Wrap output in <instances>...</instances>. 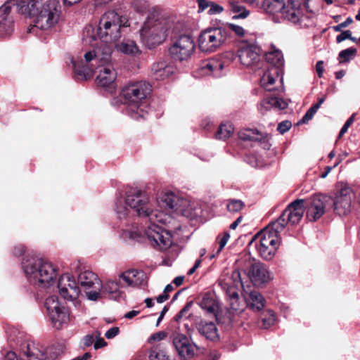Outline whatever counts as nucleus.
<instances>
[{
  "instance_id": "obj_1",
  "label": "nucleus",
  "mask_w": 360,
  "mask_h": 360,
  "mask_svg": "<svg viewBox=\"0 0 360 360\" xmlns=\"http://www.w3.org/2000/svg\"><path fill=\"white\" fill-rule=\"evenodd\" d=\"M115 210L119 219L123 221L120 229L124 236L136 238L139 235L137 231L128 229L133 210L138 216L149 219L150 224L144 229V236L150 245L160 250H167L171 246V234L158 224H165V215L162 212L153 210L150 198L145 191L137 188L130 189L125 198L117 199Z\"/></svg>"
},
{
  "instance_id": "obj_2",
  "label": "nucleus",
  "mask_w": 360,
  "mask_h": 360,
  "mask_svg": "<svg viewBox=\"0 0 360 360\" xmlns=\"http://www.w3.org/2000/svg\"><path fill=\"white\" fill-rule=\"evenodd\" d=\"M112 47L108 43H105L93 51L84 55V60L76 61L72 58L71 63L78 80H86L89 78L93 72L101 65L105 66L111 63Z\"/></svg>"
},
{
  "instance_id": "obj_3",
  "label": "nucleus",
  "mask_w": 360,
  "mask_h": 360,
  "mask_svg": "<svg viewBox=\"0 0 360 360\" xmlns=\"http://www.w3.org/2000/svg\"><path fill=\"white\" fill-rule=\"evenodd\" d=\"M28 281L40 288L52 285L57 277V269L52 263L41 257L27 256L22 262Z\"/></svg>"
},
{
  "instance_id": "obj_4",
  "label": "nucleus",
  "mask_w": 360,
  "mask_h": 360,
  "mask_svg": "<svg viewBox=\"0 0 360 360\" xmlns=\"http://www.w3.org/2000/svg\"><path fill=\"white\" fill-rule=\"evenodd\" d=\"M151 91V85L145 81L130 82L123 87L121 97L128 105V112L132 118H146L148 114L146 99Z\"/></svg>"
},
{
  "instance_id": "obj_5",
  "label": "nucleus",
  "mask_w": 360,
  "mask_h": 360,
  "mask_svg": "<svg viewBox=\"0 0 360 360\" xmlns=\"http://www.w3.org/2000/svg\"><path fill=\"white\" fill-rule=\"evenodd\" d=\"M219 285L225 292L226 300L230 306L226 316L228 323H231L233 320L234 312L242 311L246 306L245 301L239 298L238 290L243 288L241 274L238 269L233 270L231 275H226L220 279Z\"/></svg>"
},
{
  "instance_id": "obj_6",
  "label": "nucleus",
  "mask_w": 360,
  "mask_h": 360,
  "mask_svg": "<svg viewBox=\"0 0 360 360\" xmlns=\"http://www.w3.org/2000/svg\"><path fill=\"white\" fill-rule=\"evenodd\" d=\"M282 231L270 223L255 236L257 250L260 257L266 261L274 258L280 245V234Z\"/></svg>"
},
{
  "instance_id": "obj_7",
  "label": "nucleus",
  "mask_w": 360,
  "mask_h": 360,
  "mask_svg": "<svg viewBox=\"0 0 360 360\" xmlns=\"http://www.w3.org/2000/svg\"><path fill=\"white\" fill-rule=\"evenodd\" d=\"M128 26L115 11H108L101 18L97 34L98 37L106 43L118 40L122 36V27Z\"/></svg>"
},
{
  "instance_id": "obj_8",
  "label": "nucleus",
  "mask_w": 360,
  "mask_h": 360,
  "mask_svg": "<svg viewBox=\"0 0 360 360\" xmlns=\"http://www.w3.org/2000/svg\"><path fill=\"white\" fill-rule=\"evenodd\" d=\"M265 60L269 64L260 79V84L266 91H271L273 89L269 86L272 85L275 79L283 72L284 59L282 52L272 46L271 50L266 53Z\"/></svg>"
},
{
  "instance_id": "obj_9",
  "label": "nucleus",
  "mask_w": 360,
  "mask_h": 360,
  "mask_svg": "<svg viewBox=\"0 0 360 360\" xmlns=\"http://www.w3.org/2000/svg\"><path fill=\"white\" fill-rule=\"evenodd\" d=\"M167 28L163 22L148 18L140 30L142 43L152 49L162 43L167 38Z\"/></svg>"
},
{
  "instance_id": "obj_10",
  "label": "nucleus",
  "mask_w": 360,
  "mask_h": 360,
  "mask_svg": "<svg viewBox=\"0 0 360 360\" xmlns=\"http://www.w3.org/2000/svg\"><path fill=\"white\" fill-rule=\"evenodd\" d=\"M228 38L226 28L208 27L201 31L198 37V46L203 52L212 53L223 46Z\"/></svg>"
},
{
  "instance_id": "obj_11",
  "label": "nucleus",
  "mask_w": 360,
  "mask_h": 360,
  "mask_svg": "<svg viewBox=\"0 0 360 360\" xmlns=\"http://www.w3.org/2000/svg\"><path fill=\"white\" fill-rule=\"evenodd\" d=\"M60 5L56 0H48L40 8L34 20V27L46 30L54 27L59 21Z\"/></svg>"
},
{
  "instance_id": "obj_12",
  "label": "nucleus",
  "mask_w": 360,
  "mask_h": 360,
  "mask_svg": "<svg viewBox=\"0 0 360 360\" xmlns=\"http://www.w3.org/2000/svg\"><path fill=\"white\" fill-rule=\"evenodd\" d=\"M20 360H46L45 348L39 343L25 340L18 347ZM4 360H19L17 354L10 351L6 353Z\"/></svg>"
},
{
  "instance_id": "obj_13",
  "label": "nucleus",
  "mask_w": 360,
  "mask_h": 360,
  "mask_svg": "<svg viewBox=\"0 0 360 360\" xmlns=\"http://www.w3.org/2000/svg\"><path fill=\"white\" fill-rule=\"evenodd\" d=\"M304 200L297 199L290 203L277 220L271 222L274 226L283 231L286 225L299 223L304 212Z\"/></svg>"
},
{
  "instance_id": "obj_14",
  "label": "nucleus",
  "mask_w": 360,
  "mask_h": 360,
  "mask_svg": "<svg viewBox=\"0 0 360 360\" xmlns=\"http://www.w3.org/2000/svg\"><path fill=\"white\" fill-rule=\"evenodd\" d=\"M120 287V282L116 280L108 279L103 283L100 281L95 290L88 292V300L96 301L102 297H107L110 300H119L124 295Z\"/></svg>"
},
{
  "instance_id": "obj_15",
  "label": "nucleus",
  "mask_w": 360,
  "mask_h": 360,
  "mask_svg": "<svg viewBox=\"0 0 360 360\" xmlns=\"http://www.w3.org/2000/svg\"><path fill=\"white\" fill-rule=\"evenodd\" d=\"M338 190L334 198H332L334 212L339 216H345L351 211V207L354 193L352 188L346 184L341 183L338 184Z\"/></svg>"
},
{
  "instance_id": "obj_16",
  "label": "nucleus",
  "mask_w": 360,
  "mask_h": 360,
  "mask_svg": "<svg viewBox=\"0 0 360 360\" xmlns=\"http://www.w3.org/2000/svg\"><path fill=\"white\" fill-rule=\"evenodd\" d=\"M45 307L53 328L58 330L68 323L69 313L60 306L56 296L52 295L46 298Z\"/></svg>"
},
{
  "instance_id": "obj_17",
  "label": "nucleus",
  "mask_w": 360,
  "mask_h": 360,
  "mask_svg": "<svg viewBox=\"0 0 360 360\" xmlns=\"http://www.w3.org/2000/svg\"><path fill=\"white\" fill-rule=\"evenodd\" d=\"M332 198L326 194H315L310 197L307 202V218L310 221L320 219L325 213L326 207L331 202Z\"/></svg>"
},
{
  "instance_id": "obj_18",
  "label": "nucleus",
  "mask_w": 360,
  "mask_h": 360,
  "mask_svg": "<svg viewBox=\"0 0 360 360\" xmlns=\"http://www.w3.org/2000/svg\"><path fill=\"white\" fill-rule=\"evenodd\" d=\"M195 44L188 35H181L169 48V53L174 60L184 61L189 58Z\"/></svg>"
},
{
  "instance_id": "obj_19",
  "label": "nucleus",
  "mask_w": 360,
  "mask_h": 360,
  "mask_svg": "<svg viewBox=\"0 0 360 360\" xmlns=\"http://www.w3.org/2000/svg\"><path fill=\"white\" fill-rule=\"evenodd\" d=\"M173 346L183 360H188L195 355L196 345L184 334L175 330L171 335Z\"/></svg>"
},
{
  "instance_id": "obj_20",
  "label": "nucleus",
  "mask_w": 360,
  "mask_h": 360,
  "mask_svg": "<svg viewBox=\"0 0 360 360\" xmlns=\"http://www.w3.org/2000/svg\"><path fill=\"white\" fill-rule=\"evenodd\" d=\"M58 288L60 296L68 301L77 299L81 290L74 276L69 274H65L59 278Z\"/></svg>"
},
{
  "instance_id": "obj_21",
  "label": "nucleus",
  "mask_w": 360,
  "mask_h": 360,
  "mask_svg": "<svg viewBox=\"0 0 360 360\" xmlns=\"http://www.w3.org/2000/svg\"><path fill=\"white\" fill-rule=\"evenodd\" d=\"M98 70V74L96 77V82L98 86L106 89L110 92L115 89V80L117 78V72L112 64H108L103 67L101 65Z\"/></svg>"
},
{
  "instance_id": "obj_22",
  "label": "nucleus",
  "mask_w": 360,
  "mask_h": 360,
  "mask_svg": "<svg viewBox=\"0 0 360 360\" xmlns=\"http://www.w3.org/2000/svg\"><path fill=\"white\" fill-rule=\"evenodd\" d=\"M247 274L252 283L255 285L264 284L271 280V274L267 267L260 262L250 261Z\"/></svg>"
},
{
  "instance_id": "obj_23",
  "label": "nucleus",
  "mask_w": 360,
  "mask_h": 360,
  "mask_svg": "<svg viewBox=\"0 0 360 360\" xmlns=\"http://www.w3.org/2000/svg\"><path fill=\"white\" fill-rule=\"evenodd\" d=\"M261 49L257 46L241 48L238 51L240 63L247 67H253L260 61Z\"/></svg>"
},
{
  "instance_id": "obj_24",
  "label": "nucleus",
  "mask_w": 360,
  "mask_h": 360,
  "mask_svg": "<svg viewBox=\"0 0 360 360\" xmlns=\"http://www.w3.org/2000/svg\"><path fill=\"white\" fill-rule=\"evenodd\" d=\"M100 279L97 275L91 271H84L78 275L77 283L80 285L88 298V292H92L96 289V286L99 285Z\"/></svg>"
},
{
  "instance_id": "obj_25",
  "label": "nucleus",
  "mask_w": 360,
  "mask_h": 360,
  "mask_svg": "<svg viewBox=\"0 0 360 360\" xmlns=\"http://www.w3.org/2000/svg\"><path fill=\"white\" fill-rule=\"evenodd\" d=\"M263 8L269 13H280L281 17L287 20L285 16L290 14L291 10L288 4H284V0H264L262 4Z\"/></svg>"
},
{
  "instance_id": "obj_26",
  "label": "nucleus",
  "mask_w": 360,
  "mask_h": 360,
  "mask_svg": "<svg viewBox=\"0 0 360 360\" xmlns=\"http://www.w3.org/2000/svg\"><path fill=\"white\" fill-rule=\"evenodd\" d=\"M199 305L207 315H212L218 319L217 312L219 306V301L214 294L211 292L204 294Z\"/></svg>"
},
{
  "instance_id": "obj_27",
  "label": "nucleus",
  "mask_w": 360,
  "mask_h": 360,
  "mask_svg": "<svg viewBox=\"0 0 360 360\" xmlns=\"http://www.w3.org/2000/svg\"><path fill=\"white\" fill-rule=\"evenodd\" d=\"M288 103L287 101L278 96H270L262 100L259 105V111L264 114L271 108L284 110L287 108Z\"/></svg>"
},
{
  "instance_id": "obj_28",
  "label": "nucleus",
  "mask_w": 360,
  "mask_h": 360,
  "mask_svg": "<svg viewBox=\"0 0 360 360\" xmlns=\"http://www.w3.org/2000/svg\"><path fill=\"white\" fill-rule=\"evenodd\" d=\"M196 328L198 333L207 340L214 341L218 340V329L213 322L200 321L196 323Z\"/></svg>"
},
{
  "instance_id": "obj_29",
  "label": "nucleus",
  "mask_w": 360,
  "mask_h": 360,
  "mask_svg": "<svg viewBox=\"0 0 360 360\" xmlns=\"http://www.w3.org/2000/svg\"><path fill=\"white\" fill-rule=\"evenodd\" d=\"M244 300L246 305L254 311L262 310L266 303L264 297L257 290H252L249 293L245 292Z\"/></svg>"
},
{
  "instance_id": "obj_30",
  "label": "nucleus",
  "mask_w": 360,
  "mask_h": 360,
  "mask_svg": "<svg viewBox=\"0 0 360 360\" xmlns=\"http://www.w3.org/2000/svg\"><path fill=\"white\" fill-rule=\"evenodd\" d=\"M11 8L4 4L0 7V32L8 35L13 30V20L10 18Z\"/></svg>"
},
{
  "instance_id": "obj_31",
  "label": "nucleus",
  "mask_w": 360,
  "mask_h": 360,
  "mask_svg": "<svg viewBox=\"0 0 360 360\" xmlns=\"http://www.w3.org/2000/svg\"><path fill=\"white\" fill-rule=\"evenodd\" d=\"M161 200L165 205L176 211H183V207L187 203L186 200L176 195L173 192H166L161 198Z\"/></svg>"
},
{
  "instance_id": "obj_32",
  "label": "nucleus",
  "mask_w": 360,
  "mask_h": 360,
  "mask_svg": "<svg viewBox=\"0 0 360 360\" xmlns=\"http://www.w3.org/2000/svg\"><path fill=\"white\" fill-rule=\"evenodd\" d=\"M238 137L243 141H258L265 143V148H269V145L266 143L268 135L260 133L257 129H244L238 132Z\"/></svg>"
},
{
  "instance_id": "obj_33",
  "label": "nucleus",
  "mask_w": 360,
  "mask_h": 360,
  "mask_svg": "<svg viewBox=\"0 0 360 360\" xmlns=\"http://www.w3.org/2000/svg\"><path fill=\"white\" fill-rule=\"evenodd\" d=\"M307 0H288L291 13L287 15H285L287 20L295 24L299 23L303 17L300 8L302 6H304Z\"/></svg>"
},
{
  "instance_id": "obj_34",
  "label": "nucleus",
  "mask_w": 360,
  "mask_h": 360,
  "mask_svg": "<svg viewBox=\"0 0 360 360\" xmlns=\"http://www.w3.org/2000/svg\"><path fill=\"white\" fill-rule=\"evenodd\" d=\"M152 72L155 79L162 80L174 73V68L165 62H160L153 65Z\"/></svg>"
},
{
  "instance_id": "obj_35",
  "label": "nucleus",
  "mask_w": 360,
  "mask_h": 360,
  "mask_svg": "<svg viewBox=\"0 0 360 360\" xmlns=\"http://www.w3.org/2000/svg\"><path fill=\"white\" fill-rule=\"evenodd\" d=\"M225 66V62L221 60H210L207 61L202 67V69L206 73H211L214 77H220L221 76V70Z\"/></svg>"
},
{
  "instance_id": "obj_36",
  "label": "nucleus",
  "mask_w": 360,
  "mask_h": 360,
  "mask_svg": "<svg viewBox=\"0 0 360 360\" xmlns=\"http://www.w3.org/2000/svg\"><path fill=\"white\" fill-rule=\"evenodd\" d=\"M229 8L232 14V19H245L250 15V11L247 10L243 6L240 4L231 1L229 5Z\"/></svg>"
},
{
  "instance_id": "obj_37",
  "label": "nucleus",
  "mask_w": 360,
  "mask_h": 360,
  "mask_svg": "<svg viewBox=\"0 0 360 360\" xmlns=\"http://www.w3.org/2000/svg\"><path fill=\"white\" fill-rule=\"evenodd\" d=\"M149 359L150 360H173L167 355L161 345H157L150 349Z\"/></svg>"
},
{
  "instance_id": "obj_38",
  "label": "nucleus",
  "mask_w": 360,
  "mask_h": 360,
  "mask_svg": "<svg viewBox=\"0 0 360 360\" xmlns=\"http://www.w3.org/2000/svg\"><path fill=\"white\" fill-rule=\"evenodd\" d=\"M117 49L122 53L134 55L139 51V49L133 41H126L117 45Z\"/></svg>"
},
{
  "instance_id": "obj_39",
  "label": "nucleus",
  "mask_w": 360,
  "mask_h": 360,
  "mask_svg": "<svg viewBox=\"0 0 360 360\" xmlns=\"http://www.w3.org/2000/svg\"><path fill=\"white\" fill-rule=\"evenodd\" d=\"M233 132V127L231 124H221L215 134L216 139L226 140L229 138Z\"/></svg>"
},
{
  "instance_id": "obj_40",
  "label": "nucleus",
  "mask_w": 360,
  "mask_h": 360,
  "mask_svg": "<svg viewBox=\"0 0 360 360\" xmlns=\"http://www.w3.org/2000/svg\"><path fill=\"white\" fill-rule=\"evenodd\" d=\"M357 50L355 48L351 47L341 51L339 53L338 58L339 62L347 63L349 62L356 54Z\"/></svg>"
},
{
  "instance_id": "obj_41",
  "label": "nucleus",
  "mask_w": 360,
  "mask_h": 360,
  "mask_svg": "<svg viewBox=\"0 0 360 360\" xmlns=\"http://www.w3.org/2000/svg\"><path fill=\"white\" fill-rule=\"evenodd\" d=\"M264 317H262V326L264 328H269L274 325L276 321L275 313L268 309L263 313Z\"/></svg>"
},
{
  "instance_id": "obj_42",
  "label": "nucleus",
  "mask_w": 360,
  "mask_h": 360,
  "mask_svg": "<svg viewBox=\"0 0 360 360\" xmlns=\"http://www.w3.org/2000/svg\"><path fill=\"white\" fill-rule=\"evenodd\" d=\"M223 27L226 29L228 34L229 31H231L238 37H243L245 34V30L242 26L233 23H227L226 26Z\"/></svg>"
},
{
  "instance_id": "obj_43",
  "label": "nucleus",
  "mask_w": 360,
  "mask_h": 360,
  "mask_svg": "<svg viewBox=\"0 0 360 360\" xmlns=\"http://www.w3.org/2000/svg\"><path fill=\"white\" fill-rule=\"evenodd\" d=\"M243 206L244 203L243 201L233 199L229 201L226 205V208L230 212H238L243 208Z\"/></svg>"
},
{
  "instance_id": "obj_44",
  "label": "nucleus",
  "mask_w": 360,
  "mask_h": 360,
  "mask_svg": "<svg viewBox=\"0 0 360 360\" xmlns=\"http://www.w3.org/2000/svg\"><path fill=\"white\" fill-rule=\"evenodd\" d=\"M26 4L25 11L28 13L30 15L36 16L37 13L39 11L36 0H27L23 2Z\"/></svg>"
},
{
  "instance_id": "obj_45",
  "label": "nucleus",
  "mask_w": 360,
  "mask_h": 360,
  "mask_svg": "<svg viewBox=\"0 0 360 360\" xmlns=\"http://www.w3.org/2000/svg\"><path fill=\"white\" fill-rule=\"evenodd\" d=\"M131 274L132 272H129V270H127L120 274L119 275V278L126 283L127 286L137 287V282L131 280V277L133 276Z\"/></svg>"
},
{
  "instance_id": "obj_46",
  "label": "nucleus",
  "mask_w": 360,
  "mask_h": 360,
  "mask_svg": "<svg viewBox=\"0 0 360 360\" xmlns=\"http://www.w3.org/2000/svg\"><path fill=\"white\" fill-rule=\"evenodd\" d=\"M229 238H230L229 233V232L224 233V235L219 238V247L216 251V253L210 255V259L214 258L217 255H219L221 252V250H223V248H224V246L226 245L227 242L229 241Z\"/></svg>"
},
{
  "instance_id": "obj_47",
  "label": "nucleus",
  "mask_w": 360,
  "mask_h": 360,
  "mask_svg": "<svg viewBox=\"0 0 360 360\" xmlns=\"http://www.w3.org/2000/svg\"><path fill=\"white\" fill-rule=\"evenodd\" d=\"M129 272H132L133 276H131V280L137 282V286L142 285L145 280V274L142 271H139L136 269H129Z\"/></svg>"
},
{
  "instance_id": "obj_48",
  "label": "nucleus",
  "mask_w": 360,
  "mask_h": 360,
  "mask_svg": "<svg viewBox=\"0 0 360 360\" xmlns=\"http://www.w3.org/2000/svg\"><path fill=\"white\" fill-rule=\"evenodd\" d=\"M318 105H312L305 113V115L303 116L302 120L299 122V124H305L308 122L309 120H311L315 113L319 110L317 108Z\"/></svg>"
},
{
  "instance_id": "obj_49",
  "label": "nucleus",
  "mask_w": 360,
  "mask_h": 360,
  "mask_svg": "<svg viewBox=\"0 0 360 360\" xmlns=\"http://www.w3.org/2000/svg\"><path fill=\"white\" fill-rule=\"evenodd\" d=\"M318 105H312L305 113V115L303 116L302 120L299 122V124H305L308 122L309 120H311L315 113L319 110L317 108Z\"/></svg>"
},
{
  "instance_id": "obj_50",
  "label": "nucleus",
  "mask_w": 360,
  "mask_h": 360,
  "mask_svg": "<svg viewBox=\"0 0 360 360\" xmlns=\"http://www.w3.org/2000/svg\"><path fill=\"white\" fill-rule=\"evenodd\" d=\"M192 305L193 302H187L183 309L175 316L174 320L178 322L184 317L188 318L189 315L187 316L186 314L191 309Z\"/></svg>"
},
{
  "instance_id": "obj_51",
  "label": "nucleus",
  "mask_w": 360,
  "mask_h": 360,
  "mask_svg": "<svg viewBox=\"0 0 360 360\" xmlns=\"http://www.w3.org/2000/svg\"><path fill=\"white\" fill-rule=\"evenodd\" d=\"M167 337V333L165 331H158L157 333H153L149 338L148 339V342L152 344L155 342H159Z\"/></svg>"
},
{
  "instance_id": "obj_52",
  "label": "nucleus",
  "mask_w": 360,
  "mask_h": 360,
  "mask_svg": "<svg viewBox=\"0 0 360 360\" xmlns=\"http://www.w3.org/2000/svg\"><path fill=\"white\" fill-rule=\"evenodd\" d=\"M356 113H353L350 117L346 121L338 135V138H341L348 130V128L353 124L355 120Z\"/></svg>"
},
{
  "instance_id": "obj_53",
  "label": "nucleus",
  "mask_w": 360,
  "mask_h": 360,
  "mask_svg": "<svg viewBox=\"0 0 360 360\" xmlns=\"http://www.w3.org/2000/svg\"><path fill=\"white\" fill-rule=\"evenodd\" d=\"M291 126H292V124L290 121H288V120L283 121L278 124L277 130L281 134H283L285 133L286 131H288L290 129Z\"/></svg>"
},
{
  "instance_id": "obj_54",
  "label": "nucleus",
  "mask_w": 360,
  "mask_h": 360,
  "mask_svg": "<svg viewBox=\"0 0 360 360\" xmlns=\"http://www.w3.org/2000/svg\"><path fill=\"white\" fill-rule=\"evenodd\" d=\"M134 8L139 13H143L146 9V5L143 0H136L133 3Z\"/></svg>"
},
{
  "instance_id": "obj_55",
  "label": "nucleus",
  "mask_w": 360,
  "mask_h": 360,
  "mask_svg": "<svg viewBox=\"0 0 360 360\" xmlns=\"http://www.w3.org/2000/svg\"><path fill=\"white\" fill-rule=\"evenodd\" d=\"M120 333V329L118 327H112L110 328L109 330H108L105 333V336L107 339H112L115 336H117Z\"/></svg>"
},
{
  "instance_id": "obj_56",
  "label": "nucleus",
  "mask_w": 360,
  "mask_h": 360,
  "mask_svg": "<svg viewBox=\"0 0 360 360\" xmlns=\"http://www.w3.org/2000/svg\"><path fill=\"white\" fill-rule=\"evenodd\" d=\"M352 21H353L352 19L350 17H349L346 19L345 21L340 23L338 25L333 26V29L335 32H340V31H341V30L342 28H345V27H347L349 24H351L352 22Z\"/></svg>"
},
{
  "instance_id": "obj_57",
  "label": "nucleus",
  "mask_w": 360,
  "mask_h": 360,
  "mask_svg": "<svg viewBox=\"0 0 360 360\" xmlns=\"http://www.w3.org/2000/svg\"><path fill=\"white\" fill-rule=\"evenodd\" d=\"M352 34V32L350 30H346L342 32L340 34H339L337 38L336 41L338 43H341L342 41H345V39H349L350 36Z\"/></svg>"
},
{
  "instance_id": "obj_58",
  "label": "nucleus",
  "mask_w": 360,
  "mask_h": 360,
  "mask_svg": "<svg viewBox=\"0 0 360 360\" xmlns=\"http://www.w3.org/2000/svg\"><path fill=\"white\" fill-rule=\"evenodd\" d=\"M223 11V8L217 4L211 3L210 9L209 11L210 14L220 13Z\"/></svg>"
},
{
  "instance_id": "obj_59",
  "label": "nucleus",
  "mask_w": 360,
  "mask_h": 360,
  "mask_svg": "<svg viewBox=\"0 0 360 360\" xmlns=\"http://www.w3.org/2000/svg\"><path fill=\"white\" fill-rule=\"evenodd\" d=\"M94 338L93 335H86L83 338V344L85 347L91 346L94 342Z\"/></svg>"
},
{
  "instance_id": "obj_60",
  "label": "nucleus",
  "mask_w": 360,
  "mask_h": 360,
  "mask_svg": "<svg viewBox=\"0 0 360 360\" xmlns=\"http://www.w3.org/2000/svg\"><path fill=\"white\" fill-rule=\"evenodd\" d=\"M316 70L318 76L321 77L323 72V62L322 60H319L316 63Z\"/></svg>"
},
{
  "instance_id": "obj_61",
  "label": "nucleus",
  "mask_w": 360,
  "mask_h": 360,
  "mask_svg": "<svg viewBox=\"0 0 360 360\" xmlns=\"http://www.w3.org/2000/svg\"><path fill=\"white\" fill-rule=\"evenodd\" d=\"M25 252V248L22 245H18L13 249V253L15 256H20Z\"/></svg>"
},
{
  "instance_id": "obj_62",
  "label": "nucleus",
  "mask_w": 360,
  "mask_h": 360,
  "mask_svg": "<svg viewBox=\"0 0 360 360\" xmlns=\"http://www.w3.org/2000/svg\"><path fill=\"white\" fill-rule=\"evenodd\" d=\"M198 6H199V11H202L207 8H208L211 4H210L209 1L207 0H198Z\"/></svg>"
},
{
  "instance_id": "obj_63",
  "label": "nucleus",
  "mask_w": 360,
  "mask_h": 360,
  "mask_svg": "<svg viewBox=\"0 0 360 360\" xmlns=\"http://www.w3.org/2000/svg\"><path fill=\"white\" fill-rule=\"evenodd\" d=\"M107 345L106 342L103 338H98L94 343V347L95 349H98L103 347H105Z\"/></svg>"
},
{
  "instance_id": "obj_64",
  "label": "nucleus",
  "mask_w": 360,
  "mask_h": 360,
  "mask_svg": "<svg viewBox=\"0 0 360 360\" xmlns=\"http://www.w3.org/2000/svg\"><path fill=\"white\" fill-rule=\"evenodd\" d=\"M339 162H340V161H339V162H336V163L334 165V166H333V167H330V166H328V167H326V171H325L324 172H323V173L321 174V176H321L322 179L326 178V177L328 176V174L331 172V170H332L333 168L336 167L338 165Z\"/></svg>"
}]
</instances>
